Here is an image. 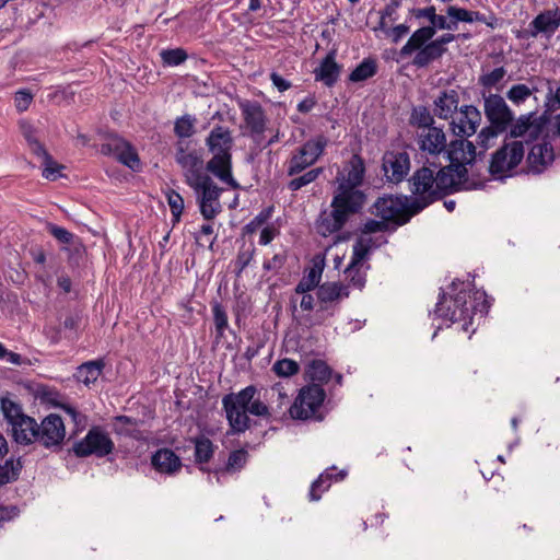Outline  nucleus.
I'll return each instance as SVG.
<instances>
[{
	"instance_id": "1",
	"label": "nucleus",
	"mask_w": 560,
	"mask_h": 560,
	"mask_svg": "<svg viewBox=\"0 0 560 560\" xmlns=\"http://www.w3.org/2000/svg\"><path fill=\"white\" fill-rule=\"evenodd\" d=\"M272 395H278L277 406L267 404V397L260 396L255 385H248L237 393H230L222 397V408L229 424L228 434L240 435L245 433L252 425L249 416L269 420L285 415L289 404V396L281 384L277 383L271 388ZM268 394L266 390L265 395Z\"/></svg>"
},
{
	"instance_id": "2",
	"label": "nucleus",
	"mask_w": 560,
	"mask_h": 560,
	"mask_svg": "<svg viewBox=\"0 0 560 560\" xmlns=\"http://www.w3.org/2000/svg\"><path fill=\"white\" fill-rule=\"evenodd\" d=\"M460 173L451 174L438 161L427 158L423 165L418 168L409 179L410 191L418 198L412 201L425 202V207L445 195L462 190L458 187Z\"/></svg>"
},
{
	"instance_id": "3",
	"label": "nucleus",
	"mask_w": 560,
	"mask_h": 560,
	"mask_svg": "<svg viewBox=\"0 0 560 560\" xmlns=\"http://www.w3.org/2000/svg\"><path fill=\"white\" fill-rule=\"evenodd\" d=\"M488 308L485 292L460 290L455 296L447 298L443 294L436 304L435 314L452 323H462V330L468 332L475 331L474 316L478 312L487 313Z\"/></svg>"
},
{
	"instance_id": "4",
	"label": "nucleus",
	"mask_w": 560,
	"mask_h": 560,
	"mask_svg": "<svg viewBox=\"0 0 560 560\" xmlns=\"http://www.w3.org/2000/svg\"><path fill=\"white\" fill-rule=\"evenodd\" d=\"M206 144L212 158L207 162V170L222 183L233 189L240 187L232 174V147L233 137L231 130L223 126L212 128L206 139Z\"/></svg>"
},
{
	"instance_id": "5",
	"label": "nucleus",
	"mask_w": 560,
	"mask_h": 560,
	"mask_svg": "<svg viewBox=\"0 0 560 560\" xmlns=\"http://www.w3.org/2000/svg\"><path fill=\"white\" fill-rule=\"evenodd\" d=\"M424 208L425 202H409L407 198L385 196L374 202L372 214L381 218L385 223L393 222L402 225Z\"/></svg>"
},
{
	"instance_id": "6",
	"label": "nucleus",
	"mask_w": 560,
	"mask_h": 560,
	"mask_svg": "<svg viewBox=\"0 0 560 560\" xmlns=\"http://www.w3.org/2000/svg\"><path fill=\"white\" fill-rule=\"evenodd\" d=\"M325 398L326 393L320 385H306L300 389L293 404L288 408V412L294 420L322 421L324 419L322 408Z\"/></svg>"
},
{
	"instance_id": "7",
	"label": "nucleus",
	"mask_w": 560,
	"mask_h": 560,
	"mask_svg": "<svg viewBox=\"0 0 560 560\" xmlns=\"http://www.w3.org/2000/svg\"><path fill=\"white\" fill-rule=\"evenodd\" d=\"M444 156L450 161V165L443 166L450 168L451 174L460 173L458 187L463 189H470L471 185L468 180V172L466 165L471 164L478 153L477 147L467 140V138H459L451 141L448 149H445Z\"/></svg>"
},
{
	"instance_id": "8",
	"label": "nucleus",
	"mask_w": 560,
	"mask_h": 560,
	"mask_svg": "<svg viewBox=\"0 0 560 560\" xmlns=\"http://www.w3.org/2000/svg\"><path fill=\"white\" fill-rule=\"evenodd\" d=\"M175 161L182 170L185 183L191 187L209 177L202 155L188 144L179 141L175 148Z\"/></svg>"
},
{
	"instance_id": "9",
	"label": "nucleus",
	"mask_w": 560,
	"mask_h": 560,
	"mask_svg": "<svg viewBox=\"0 0 560 560\" xmlns=\"http://www.w3.org/2000/svg\"><path fill=\"white\" fill-rule=\"evenodd\" d=\"M327 143V138L320 135L307 140L302 147L296 149L287 162L288 176L299 175L314 165L323 155Z\"/></svg>"
},
{
	"instance_id": "10",
	"label": "nucleus",
	"mask_w": 560,
	"mask_h": 560,
	"mask_svg": "<svg viewBox=\"0 0 560 560\" xmlns=\"http://www.w3.org/2000/svg\"><path fill=\"white\" fill-rule=\"evenodd\" d=\"M190 188L196 195V201L202 218L206 221H213L222 212L220 196L223 188L219 187L211 176L203 178Z\"/></svg>"
},
{
	"instance_id": "11",
	"label": "nucleus",
	"mask_w": 560,
	"mask_h": 560,
	"mask_svg": "<svg viewBox=\"0 0 560 560\" xmlns=\"http://www.w3.org/2000/svg\"><path fill=\"white\" fill-rule=\"evenodd\" d=\"M114 448L115 444L109 434L102 427L96 425L91 428L83 439L73 444L72 452L81 458L91 455L101 458L109 455Z\"/></svg>"
},
{
	"instance_id": "12",
	"label": "nucleus",
	"mask_w": 560,
	"mask_h": 560,
	"mask_svg": "<svg viewBox=\"0 0 560 560\" xmlns=\"http://www.w3.org/2000/svg\"><path fill=\"white\" fill-rule=\"evenodd\" d=\"M418 31L416 30L407 43L400 48L399 55L402 58L413 56L412 65L417 68H425L433 61L440 59L444 52L432 39H419L417 37Z\"/></svg>"
},
{
	"instance_id": "13",
	"label": "nucleus",
	"mask_w": 560,
	"mask_h": 560,
	"mask_svg": "<svg viewBox=\"0 0 560 560\" xmlns=\"http://www.w3.org/2000/svg\"><path fill=\"white\" fill-rule=\"evenodd\" d=\"M524 154L521 141L505 142L492 154L489 172L493 176L503 177L523 161Z\"/></svg>"
},
{
	"instance_id": "14",
	"label": "nucleus",
	"mask_w": 560,
	"mask_h": 560,
	"mask_svg": "<svg viewBox=\"0 0 560 560\" xmlns=\"http://www.w3.org/2000/svg\"><path fill=\"white\" fill-rule=\"evenodd\" d=\"M101 152L115 156L121 164L132 171L141 170V161L135 147L117 135H109L101 145Z\"/></svg>"
},
{
	"instance_id": "15",
	"label": "nucleus",
	"mask_w": 560,
	"mask_h": 560,
	"mask_svg": "<svg viewBox=\"0 0 560 560\" xmlns=\"http://www.w3.org/2000/svg\"><path fill=\"white\" fill-rule=\"evenodd\" d=\"M66 438V427L60 416L50 413L37 423L36 443L45 448H59Z\"/></svg>"
},
{
	"instance_id": "16",
	"label": "nucleus",
	"mask_w": 560,
	"mask_h": 560,
	"mask_svg": "<svg viewBox=\"0 0 560 560\" xmlns=\"http://www.w3.org/2000/svg\"><path fill=\"white\" fill-rule=\"evenodd\" d=\"M417 144L422 154L431 161H438L447 148L446 133L443 128L433 126L416 132Z\"/></svg>"
},
{
	"instance_id": "17",
	"label": "nucleus",
	"mask_w": 560,
	"mask_h": 560,
	"mask_svg": "<svg viewBox=\"0 0 560 560\" xmlns=\"http://www.w3.org/2000/svg\"><path fill=\"white\" fill-rule=\"evenodd\" d=\"M483 109L490 125L505 131L514 120V114L499 94L483 95Z\"/></svg>"
},
{
	"instance_id": "18",
	"label": "nucleus",
	"mask_w": 560,
	"mask_h": 560,
	"mask_svg": "<svg viewBox=\"0 0 560 560\" xmlns=\"http://www.w3.org/2000/svg\"><path fill=\"white\" fill-rule=\"evenodd\" d=\"M482 120L481 113L474 105L460 106L456 117L450 124L452 132L459 138L475 135Z\"/></svg>"
},
{
	"instance_id": "19",
	"label": "nucleus",
	"mask_w": 560,
	"mask_h": 560,
	"mask_svg": "<svg viewBox=\"0 0 560 560\" xmlns=\"http://www.w3.org/2000/svg\"><path fill=\"white\" fill-rule=\"evenodd\" d=\"M365 201V195L354 187L339 185L338 191L331 201V208L340 211V214L349 219L351 214L357 213Z\"/></svg>"
},
{
	"instance_id": "20",
	"label": "nucleus",
	"mask_w": 560,
	"mask_h": 560,
	"mask_svg": "<svg viewBox=\"0 0 560 560\" xmlns=\"http://www.w3.org/2000/svg\"><path fill=\"white\" fill-rule=\"evenodd\" d=\"M388 182L398 184L405 179L410 171V158L406 151L393 150L385 152L382 164Z\"/></svg>"
},
{
	"instance_id": "21",
	"label": "nucleus",
	"mask_w": 560,
	"mask_h": 560,
	"mask_svg": "<svg viewBox=\"0 0 560 560\" xmlns=\"http://www.w3.org/2000/svg\"><path fill=\"white\" fill-rule=\"evenodd\" d=\"M245 128L249 131L253 139L257 140L266 130V115L261 105L248 100L238 104Z\"/></svg>"
},
{
	"instance_id": "22",
	"label": "nucleus",
	"mask_w": 560,
	"mask_h": 560,
	"mask_svg": "<svg viewBox=\"0 0 560 560\" xmlns=\"http://www.w3.org/2000/svg\"><path fill=\"white\" fill-rule=\"evenodd\" d=\"M459 93L455 89H445L441 91L433 101V114L440 119L448 120L458 113Z\"/></svg>"
},
{
	"instance_id": "23",
	"label": "nucleus",
	"mask_w": 560,
	"mask_h": 560,
	"mask_svg": "<svg viewBox=\"0 0 560 560\" xmlns=\"http://www.w3.org/2000/svg\"><path fill=\"white\" fill-rule=\"evenodd\" d=\"M555 160V152L552 145L547 141H541L533 144L527 155V165L529 172L540 174Z\"/></svg>"
},
{
	"instance_id": "24",
	"label": "nucleus",
	"mask_w": 560,
	"mask_h": 560,
	"mask_svg": "<svg viewBox=\"0 0 560 560\" xmlns=\"http://www.w3.org/2000/svg\"><path fill=\"white\" fill-rule=\"evenodd\" d=\"M336 50H330L313 71L315 81L327 88L334 86L341 74L342 66L336 61Z\"/></svg>"
},
{
	"instance_id": "25",
	"label": "nucleus",
	"mask_w": 560,
	"mask_h": 560,
	"mask_svg": "<svg viewBox=\"0 0 560 560\" xmlns=\"http://www.w3.org/2000/svg\"><path fill=\"white\" fill-rule=\"evenodd\" d=\"M560 26V9L557 7L551 10L540 12L529 23V34L537 37L539 34L551 36Z\"/></svg>"
},
{
	"instance_id": "26",
	"label": "nucleus",
	"mask_w": 560,
	"mask_h": 560,
	"mask_svg": "<svg viewBox=\"0 0 560 560\" xmlns=\"http://www.w3.org/2000/svg\"><path fill=\"white\" fill-rule=\"evenodd\" d=\"M510 127V135L513 138L524 136L537 138L542 131L544 122L536 116V113H529L521 115L514 122H511Z\"/></svg>"
},
{
	"instance_id": "27",
	"label": "nucleus",
	"mask_w": 560,
	"mask_h": 560,
	"mask_svg": "<svg viewBox=\"0 0 560 560\" xmlns=\"http://www.w3.org/2000/svg\"><path fill=\"white\" fill-rule=\"evenodd\" d=\"M349 292L346 285L340 282H325L318 287L316 296L320 304L319 311L330 310L334 303L348 298Z\"/></svg>"
},
{
	"instance_id": "28",
	"label": "nucleus",
	"mask_w": 560,
	"mask_h": 560,
	"mask_svg": "<svg viewBox=\"0 0 560 560\" xmlns=\"http://www.w3.org/2000/svg\"><path fill=\"white\" fill-rule=\"evenodd\" d=\"M153 468L166 475H173L182 468L180 458L170 448H160L151 457Z\"/></svg>"
},
{
	"instance_id": "29",
	"label": "nucleus",
	"mask_w": 560,
	"mask_h": 560,
	"mask_svg": "<svg viewBox=\"0 0 560 560\" xmlns=\"http://www.w3.org/2000/svg\"><path fill=\"white\" fill-rule=\"evenodd\" d=\"M12 436L18 444L28 445L36 443L37 422L34 418L25 416L11 424Z\"/></svg>"
},
{
	"instance_id": "30",
	"label": "nucleus",
	"mask_w": 560,
	"mask_h": 560,
	"mask_svg": "<svg viewBox=\"0 0 560 560\" xmlns=\"http://www.w3.org/2000/svg\"><path fill=\"white\" fill-rule=\"evenodd\" d=\"M365 173V166L363 159L354 154L350 159L348 165L343 170L342 178L339 185H346V187H357L361 185Z\"/></svg>"
},
{
	"instance_id": "31",
	"label": "nucleus",
	"mask_w": 560,
	"mask_h": 560,
	"mask_svg": "<svg viewBox=\"0 0 560 560\" xmlns=\"http://www.w3.org/2000/svg\"><path fill=\"white\" fill-rule=\"evenodd\" d=\"M336 467H331L326 469L319 477L312 483L310 490V499L312 501H317L322 498V494L327 491L331 481H340L346 477V471L340 470L335 474Z\"/></svg>"
},
{
	"instance_id": "32",
	"label": "nucleus",
	"mask_w": 560,
	"mask_h": 560,
	"mask_svg": "<svg viewBox=\"0 0 560 560\" xmlns=\"http://www.w3.org/2000/svg\"><path fill=\"white\" fill-rule=\"evenodd\" d=\"M347 221V218L341 215L340 211H336L332 208L330 212H323L320 214L317 222V232L323 236H327L341 230Z\"/></svg>"
},
{
	"instance_id": "33",
	"label": "nucleus",
	"mask_w": 560,
	"mask_h": 560,
	"mask_svg": "<svg viewBox=\"0 0 560 560\" xmlns=\"http://www.w3.org/2000/svg\"><path fill=\"white\" fill-rule=\"evenodd\" d=\"M47 231L60 243L70 245L71 248H66L67 250H72V253L77 255H81L84 252V245L81 242L80 237L68 231L67 229L56 225L54 223H49L47 225Z\"/></svg>"
},
{
	"instance_id": "34",
	"label": "nucleus",
	"mask_w": 560,
	"mask_h": 560,
	"mask_svg": "<svg viewBox=\"0 0 560 560\" xmlns=\"http://www.w3.org/2000/svg\"><path fill=\"white\" fill-rule=\"evenodd\" d=\"M104 366L105 363L103 360L89 361L81 364L77 369L74 376L79 382L89 386L90 384L96 382V380L102 374Z\"/></svg>"
},
{
	"instance_id": "35",
	"label": "nucleus",
	"mask_w": 560,
	"mask_h": 560,
	"mask_svg": "<svg viewBox=\"0 0 560 560\" xmlns=\"http://www.w3.org/2000/svg\"><path fill=\"white\" fill-rule=\"evenodd\" d=\"M374 246L375 243L371 236H360L353 244L352 257L348 270L352 272L354 267L362 266L363 260Z\"/></svg>"
},
{
	"instance_id": "36",
	"label": "nucleus",
	"mask_w": 560,
	"mask_h": 560,
	"mask_svg": "<svg viewBox=\"0 0 560 560\" xmlns=\"http://www.w3.org/2000/svg\"><path fill=\"white\" fill-rule=\"evenodd\" d=\"M438 30H455V22L451 19L447 21L446 16L435 13L433 20L431 21V25L422 26L417 30L418 34L416 38H421L422 40L432 39Z\"/></svg>"
},
{
	"instance_id": "37",
	"label": "nucleus",
	"mask_w": 560,
	"mask_h": 560,
	"mask_svg": "<svg viewBox=\"0 0 560 560\" xmlns=\"http://www.w3.org/2000/svg\"><path fill=\"white\" fill-rule=\"evenodd\" d=\"M23 464L21 458L11 456L0 464V487L12 483L19 479Z\"/></svg>"
},
{
	"instance_id": "38",
	"label": "nucleus",
	"mask_w": 560,
	"mask_h": 560,
	"mask_svg": "<svg viewBox=\"0 0 560 560\" xmlns=\"http://www.w3.org/2000/svg\"><path fill=\"white\" fill-rule=\"evenodd\" d=\"M192 443L195 445V462L197 464L209 463L217 448L212 441L205 435H200L192 439Z\"/></svg>"
},
{
	"instance_id": "39",
	"label": "nucleus",
	"mask_w": 560,
	"mask_h": 560,
	"mask_svg": "<svg viewBox=\"0 0 560 560\" xmlns=\"http://www.w3.org/2000/svg\"><path fill=\"white\" fill-rule=\"evenodd\" d=\"M305 373L312 382L324 384L330 380L332 371L325 361L313 360L307 364Z\"/></svg>"
},
{
	"instance_id": "40",
	"label": "nucleus",
	"mask_w": 560,
	"mask_h": 560,
	"mask_svg": "<svg viewBox=\"0 0 560 560\" xmlns=\"http://www.w3.org/2000/svg\"><path fill=\"white\" fill-rule=\"evenodd\" d=\"M377 72V65L374 59L366 58L355 67V69L349 74V81L357 83L363 82L372 77H374Z\"/></svg>"
},
{
	"instance_id": "41",
	"label": "nucleus",
	"mask_w": 560,
	"mask_h": 560,
	"mask_svg": "<svg viewBox=\"0 0 560 560\" xmlns=\"http://www.w3.org/2000/svg\"><path fill=\"white\" fill-rule=\"evenodd\" d=\"M323 167H315L311 168L307 172H304L303 174H299L295 176H291L292 179H290L287 184V187L291 191H298L302 189L303 187L312 184L315 182L319 175L323 173Z\"/></svg>"
},
{
	"instance_id": "42",
	"label": "nucleus",
	"mask_w": 560,
	"mask_h": 560,
	"mask_svg": "<svg viewBox=\"0 0 560 560\" xmlns=\"http://www.w3.org/2000/svg\"><path fill=\"white\" fill-rule=\"evenodd\" d=\"M410 125L417 128V131L435 126L434 117L424 106L415 107L410 115Z\"/></svg>"
},
{
	"instance_id": "43",
	"label": "nucleus",
	"mask_w": 560,
	"mask_h": 560,
	"mask_svg": "<svg viewBox=\"0 0 560 560\" xmlns=\"http://www.w3.org/2000/svg\"><path fill=\"white\" fill-rule=\"evenodd\" d=\"M322 278V270L315 267L311 268L306 273L303 275L302 279L296 284L295 293H307L313 291L315 288L318 289V284Z\"/></svg>"
},
{
	"instance_id": "44",
	"label": "nucleus",
	"mask_w": 560,
	"mask_h": 560,
	"mask_svg": "<svg viewBox=\"0 0 560 560\" xmlns=\"http://www.w3.org/2000/svg\"><path fill=\"white\" fill-rule=\"evenodd\" d=\"M196 122L194 116L185 114L175 120L174 133L178 138H190L196 132Z\"/></svg>"
},
{
	"instance_id": "45",
	"label": "nucleus",
	"mask_w": 560,
	"mask_h": 560,
	"mask_svg": "<svg viewBox=\"0 0 560 560\" xmlns=\"http://www.w3.org/2000/svg\"><path fill=\"white\" fill-rule=\"evenodd\" d=\"M248 460V452L244 448L235 450L230 453L223 471L234 474L242 470Z\"/></svg>"
},
{
	"instance_id": "46",
	"label": "nucleus",
	"mask_w": 560,
	"mask_h": 560,
	"mask_svg": "<svg viewBox=\"0 0 560 560\" xmlns=\"http://www.w3.org/2000/svg\"><path fill=\"white\" fill-rule=\"evenodd\" d=\"M536 91L537 88H529L526 84L518 83L510 88V90L506 92V97L514 105L518 106L526 102Z\"/></svg>"
},
{
	"instance_id": "47",
	"label": "nucleus",
	"mask_w": 560,
	"mask_h": 560,
	"mask_svg": "<svg viewBox=\"0 0 560 560\" xmlns=\"http://www.w3.org/2000/svg\"><path fill=\"white\" fill-rule=\"evenodd\" d=\"M501 132H503V130H499L497 127L491 125L482 128L477 136L476 147L480 149L479 154H482L491 148Z\"/></svg>"
},
{
	"instance_id": "48",
	"label": "nucleus",
	"mask_w": 560,
	"mask_h": 560,
	"mask_svg": "<svg viewBox=\"0 0 560 560\" xmlns=\"http://www.w3.org/2000/svg\"><path fill=\"white\" fill-rule=\"evenodd\" d=\"M278 377H291L300 372V364L292 359L277 360L271 368Z\"/></svg>"
},
{
	"instance_id": "49",
	"label": "nucleus",
	"mask_w": 560,
	"mask_h": 560,
	"mask_svg": "<svg viewBox=\"0 0 560 560\" xmlns=\"http://www.w3.org/2000/svg\"><path fill=\"white\" fill-rule=\"evenodd\" d=\"M165 195H166L168 207L171 209L173 223L176 224L180 221V218H182V214L184 211V207H185L184 198L182 197V195L179 192H177L174 189H168Z\"/></svg>"
},
{
	"instance_id": "50",
	"label": "nucleus",
	"mask_w": 560,
	"mask_h": 560,
	"mask_svg": "<svg viewBox=\"0 0 560 560\" xmlns=\"http://www.w3.org/2000/svg\"><path fill=\"white\" fill-rule=\"evenodd\" d=\"M213 323L218 338L224 337L229 327V319L225 308L219 302L212 303Z\"/></svg>"
},
{
	"instance_id": "51",
	"label": "nucleus",
	"mask_w": 560,
	"mask_h": 560,
	"mask_svg": "<svg viewBox=\"0 0 560 560\" xmlns=\"http://www.w3.org/2000/svg\"><path fill=\"white\" fill-rule=\"evenodd\" d=\"M22 130H23V136L26 139L31 151L34 154H36L37 156H42V158L49 160V154L45 150V148L40 143V141L37 139L34 128L30 125H25L22 127Z\"/></svg>"
},
{
	"instance_id": "52",
	"label": "nucleus",
	"mask_w": 560,
	"mask_h": 560,
	"mask_svg": "<svg viewBox=\"0 0 560 560\" xmlns=\"http://www.w3.org/2000/svg\"><path fill=\"white\" fill-rule=\"evenodd\" d=\"M1 410L10 425L26 416L23 413L21 406L9 398L1 400Z\"/></svg>"
},
{
	"instance_id": "53",
	"label": "nucleus",
	"mask_w": 560,
	"mask_h": 560,
	"mask_svg": "<svg viewBox=\"0 0 560 560\" xmlns=\"http://www.w3.org/2000/svg\"><path fill=\"white\" fill-rule=\"evenodd\" d=\"M60 409L71 418L74 424L75 429L72 432V435H77L79 432L85 429L88 425V417L84 413L78 411L73 406L68 404L60 405Z\"/></svg>"
},
{
	"instance_id": "54",
	"label": "nucleus",
	"mask_w": 560,
	"mask_h": 560,
	"mask_svg": "<svg viewBox=\"0 0 560 560\" xmlns=\"http://www.w3.org/2000/svg\"><path fill=\"white\" fill-rule=\"evenodd\" d=\"M506 70L503 67L493 69L492 71L479 77V84L488 90L495 88L505 77Z\"/></svg>"
},
{
	"instance_id": "55",
	"label": "nucleus",
	"mask_w": 560,
	"mask_h": 560,
	"mask_svg": "<svg viewBox=\"0 0 560 560\" xmlns=\"http://www.w3.org/2000/svg\"><path fill=\"white\" fill-rule=\"evenodd\" d=\"M255 247L241 248L235 259V272L240 277L244 269L253 261L255 257Z\"/></svg>"
},
{
	"instance_id": "56",
	"label": "nucleus",
	"mask_w": 560,
	"mask_h": 560,
	"mask_svg": "<svg viewBox=\"0 0 560 560\" xmlns=\"http://www.w3.org/2000/svg\"><path fill=\"white\" fill-rule=\"evenodd\" d=\"M187 52L183 48L166 49L161 52L162 61L167 66H178L187 59Z\"/></svg>"
},
{
	"instance_id": "57",
	"label": "nucleus",
	"mask_w": 560,
	"mask_h": 560,
	"mask_svg": "<svg viewBox=\"0 0 560 560\" xmlns=\"http://www.w3.org/2000/svg\"><path fill=\"white\" fill-rule=\"evenodd\" d=\"M446 14L452 21L455 22V30L457 28L458 22L469 23V20L471 19V13L469 10L455 5L447 7Z\"/></svg>"
},
{
	"instance_id": "58",
	"label": "nucleus",
	"mask_w": 560,
	"mask_h": 560,
	"mask_svg": "<svg viewBox=\"0 0 560 560\" xmlns=\"http://www.w3.org/2000/svg\"><path fill=\"white\" fill-rule=\"evenodd\" d=\"M0 360H5L7 362L14 365L30 364L28 359L8 350L2 342H0Z\"/></svg>"
},
{
	"instance_id": "59",
	"label": "nucleus",
	"mask_w": 560,
	"mask_h": 560,
	"mask_svg": "<svg viewBox=\"0 0 560 560\" xmlns=\"http://www.w3.org/2000/svg\"><path fill=\"white\" fill-rule=\"evenodd\" d=\"M387 229V223L382 221H376L374 219H369L361 228V236H369L370 234L384 232Z\"/></svg>"
},
{
	"instance_id": "60",
	"label": "nucleus",
	"mask_w": 560,
	"mask_h": 560,
	"mask_svg": "<svg viewBox=\"0 0 560 560\" xmlns=\"http://www.w3.org/2000/svg\"><path fill=\"white\" fill-rule=\"evenodd\" d=\"M287 260V255L284 253L275 254L271 259H268L264 262L262 268L266 271H278L280 270Z\"/></svg>"
},
{
	"instance_id": "61",
	"label": "nucleus",
	"mask_w": 560,
	"mask_h": 560,
	"mask_svg": "<svg viewBox=\"0 0 560 560\" xmlns=\"http://www.w3.org/2000/svg\"><path fill=\"white\" fill-rule=\"evenodd\" d=\"M33 96L32 94L26 90H21L15 93V107L19 112H24L28 108L30 104L32 103Z\"/></svg>"
},
{
	"instance_id": "62",
	"label": "nucleus",
	"mask_w": 560,
	"mask_h": 560,
	"mask_svg": "<svg viewBox=\"0 0 560 560\" xmlns=\"http://www.w3.org/2000/svg\"><path fill=\"white\" fill-rule=\"evenodd\" d=\"M44 162L45 168L43 171V176L47 179L55 180L58 177V173L62 166L54 162L50 155L49 160L44 158Z\"/></svg>"
},
{
	"instance_id": "63",
	"label": "nucleus",
	"mask_w": 560,
	"mask_h": 560,
	"mask_svg": "<svg viewBox=\"0 0 560 560\" xmlns=\"http://www.w3.org/2000/svg\"><path fill=\"white\" fill-rule=\"evenodd\" d=\"M268 218H269L268 212H265V211L260 212L258 215H256L250 222H248L244 226L245 233L254 234L262 224L266 223Z\"/></svg>"
},
{
	"instance_id": "64",
	"label": "nucleus",
	"mask_w": 560,
	"mask_h": 560,
	"mask_svg": "<svg viewBox=\"0 0 560 560\" xmlns=\"http://www.w3.org/2000/svg\"><path fill=\"white\" fill-rule=\"evenodd\" d=\"M546 105L551 110L560 108V85L556 90L549 88L546 95Z\"/></svg>"
}]
</instances>
